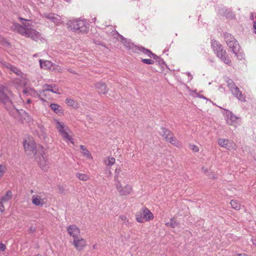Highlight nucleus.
I'll list each match as a JSON object with an SVG mask.
<instances>
[{
  "instance_id": "55",
  "label": "nucleus",
  "mask_w": 256,
  "mask_h": 256,
  "mask_svg": "<svg viewBox=\"0 0 256 256\" xmlns=\"http://www.w3.org/2000/svg\"><path fill=\"white\" fill-rule=\"evenodd\" d=\"M254 14L253 13H251V16H250V19L253 20H254Z\"/></svg>"
},
{
  "instance_id": "21",
  "label": "nucleus",
  "mask_w": 256,
  "mask_h": 256,
  "mask_svg": "<svg viewBox=\"0 0 256 256\" xmlns=\"http://www.w3.org/2000/svg\"><path fill=\"white\" fill-rule=\"evenodd\" d=\"M44 90H46V92H47L48 91L52 92L55 94H59L60 93L58 92V89L56 88V84H45L44 86Z\"/></svg>"
},
{
  "instance_id": "32",
  "label": "nucleus",
  "mask_w": 256,
  "mask_h": 256,
  "mask_svg": "<svg viewBox=\"0 0 256 256\" xmlns=\"http://www.w3.org/2000/svg\"><path fill=\"white\" fill-rule=\"evenodd\" d=\"M12 198V192L10 190H8L6 192V194L5 196H3L1 200L4 202H6L10 200Z\"/></svg>"
},
{
  "instance_id": "52",
  "label": "nucleus",
  "mask_w": 256,
  "mask_h": 256,
  "mask_svg": "<svg viewBox=\"0 0 256 256\" xmlns=\"http://www.w3.org/2000/svg\"><path fill=\"white\" fill-rule=\"evenodd\" d=\"M31 102V100L30 98H28L26 100V104H30Z\"/></svg>"
},
{
  "instance_id": "43",
  "label": "nucleus",
  "mask_w": 256,
  "mask_h": 256,
  "mask_svg": "<svg viewBox=\"0 0 256 256\" xmlns=\"http://www.w3.org/2000/svg\"><path fill=\"white\" fill-rule=\"evenodd\" d=\"M27 84V80L25 76H22L21 80H20V84L22 86H26Z\"/></svg>"
},
{
  "instance_id": "47",
  "label": "nucleus",
  "mask_w": 256,
  "mask_h": 256,
  "mask_svg": "<svg viewBox=\"0 0 256 256\" xmlns=\"http://www.w3.org/2000/svg\"><path fill=\"white\" fill-rule=\"evenodd\" d=\"M4 202L2 200L0 202V210L2 212L4 210V207L3 204Z\"/></svg>"
},
{
  "instance_id": "49",
  "label": "nucleus",
  "mask_w": 256,
  "mask_h": 256,
  "mask_svg": "<svg viewBox=\"0 0 256 256\" xmlns=\"http://www.w3.org/2000/svg\"><path fill=\"white\" fill-rule=\"evenodd\" d=\"M253 27L254 29V32L256 34V22H253Z\"/></svg>"
},
{
  "instance_id": "61",
  "label": "nucleus",
  "mask_w": 256,
  "mask_h": 256,
  "mask_svg": "<svg viewBox=\"0 0 256 256\" xmlns=\"http://www.w3.org/2000/svg\"><path fill=\"white\" fill-rule=\"evenodd\" d=\"M60 191H62V190H61V188H60Z\"/></svg>"
},
{
  "instance_id": "6",
  "label": "nucleus",
  "mask_w": 256,
  "mask_h": 256,
  "mask_svg": "<svg viewBox=\"0 0 256 256\" xmlns=\"http://www.w3.org/2000/svg\"><path fill=\"white\" fill-rule=\"evenodd\" d=\"M153 218V214L146 208H142L136 215V220L140 223L148 222Z\"/></svg>"
},
{
  "instance_id": "4",
  "label": "nucleus",
  "mask_w": 256,
  "mask_h": 256,
  "mask_svg": "<svg viewBox=\"0 0 256 256\" xmlns=\"http://www.w3.org/2000/svg\"><path fill=\"white\" fill-rule=\"evenodd\" d=\"M68 28L76 33H87L89 30V24L84 20L76 19L70 20L66 23Z\"/></svg>"
},
{
  "instance_id": "39",
  "label": "nucleus",
  "mask_w": 256,
  "mask_h": 256,
  "mask_svg": "<svg viewBox=\"0 0 256 256\" xmlns=\"http://www.w3.org/2000/svg\"><path fill=\"white\" fill-rule=\"evenodd\" d=\"M46 90H43L39 94L38 97H39L44 102H46L47 100L46 98Z\"/></svg>"
},
{
  "instance_id": "20",
  "label": "nucleus",
  "mask_w": 256,
  "mask_h": 256,
  "mask_svg": "<svg viewBox=\"0 0 256 256\" xmlns=\"http://www.w3.org/2000/svg\"><path fill=\"white\" fill-rule=\"evenodd\" d=\"M4 65L6 68L9 69L10 71L16 74L18 76H21L22 74V72L17 68L8 63L4 64Z\"/></svg>"
},
{
  "instance_id": "12",
  "label": "nucleus",
  "mask_w": 256,
  "mask_h": 256,
  "mask_svg": "<svg viewBox=\"0 0 256 256\" xmlns=\"http://www.w3.org/2000/svg\"><path fill=\"white\" fill-rule=\"evenodd\" d=\"M44 17L51 20L56 24H59L62 22L60 16L55 14L46 12L44 14Z\"/></svg>"
},
{
  "instance_id": "40",
  "label": "nucleus",
  "mask_w": 256,
  "mask_h": 256,
  "mask_svg": "<svg viewBox=\"0 0 256 256\" xmlns=\"http://www.w3.org/2000/svg\"><path fill=\"white\" fill-rule=\"evenodd\" d=\"M6 167L5 166L0 164V178L3 176L6 172Z\"/></svg>"
},
{
  "instance_id": "15",
  "label": "nucleus",
  "mask_w": 256,
  "mask_h": 256,
  "mask_svg": "<svg viewBox=\"0 0 256 256\" xmlns=\"http://www.w3.org/2000/svg\"><path fill=\"white\" fill-rule=\"evenodd\" d=\"M124 44L128 49L131 50L132 52L138 54L140 53L142 46L135 45L134 44L129 41H126Z\"/></svg>"
},
{
  "instance_id": "63",
  "label": "nucleus",
  "mask_w": 256,
  "mask_h": 256,
  "mask_svg": "<svg viewBox=\"0 0 256 256\" xmlns=\"http://www.w3.org/2000/svg\"><path fill=\"white\" fill-rule=\"evenodd\" d=\"M255 18H256V17Z\"/></svg>"
},
{
  "instance_id": "62",
  "label": "nucleus",
  "mask_w": 256,
  "mask_h": 256,
  "mask_svg": "<svg viewBox=\"0 0 256 256\" xmlns=\"http://www.w3.org/2000/svg\"><path fill=\"white\" fill-rule=\"evenodd\" d=\"M60 191H62V190H61V188H60Z\"/></svg>"
},
{
  "instance_id": "22",
  "label": "nucleus",
  "mask_w": 256,
  "mask_h": 256,
  "mask_svg": "<svg viewBox=\"0 0 256 256\" xmlns=\"http://www.w3.org/2000/svg\"><path fill=\"white\" fill-rule=\"evenodd\" d=\"M39 62L41 68L50 69L51 70L52 66H53V64L49 60L43 61L42 60L40 59L39 60Z\"/></svg>"
},
{
  "instance_id": "37",
  "label": "nucleus",
  "mask_w": 256,
  "mask_h": 256,
  "mask_svg": "<svg viewBox=\"0 0 256 256\" xmlns=\"http://www.w3.org/2000/svg\"><path fill=\"white\" fill-rule=\"evenodd\" d=\"M51 70H52L55 72L61 73L62 72V69L60 66L53 64V66H52Z\"/></svg>"
},
{
  "instance_id": "23",
  "label": "nucleus",
  "mask_w": 256,
  "mask_h": 256,
  "mask_svg": "<svg viewBox=\"0 0 256 256\" xmlns=\"http://www.w3.org/2000/svg\"><path fill=\"white\" fill-rule=\"evenodd\" d=\"M122 170L120 167L116 168L114 176V181L115 183L121 182V179L122 178L121 176L122 174H120Z\"/></svg>"
},
{
  "instance_id": "11",
  "label": "nucleus",
  "mask_w": 256,
  "mask_h": 256,
  "mask_svg": "<svg viewBox=\"0 0 256 256\" xmlns=\"http://www.w3.org/2000/svg\"><path fill=\"white\" fill-rule=\"evenodd\" d=\"M73 244L74 246V248L78 250L81 251L86 246V240L82 238H80L79 236L76 238H74Z\"/></svg>"
},
{
  "instance_id": "53",
  "label": "nucleus",
  "mask_w": 256,
  "mask_h": 256,
  "mask_svg": "<svg viewBox=\"0 0 256 256\" xmlns=\"http://www.w3.org/2000/svg\"><path fill=\"white\" fill-rule=\"evenodd\" d=\"M68 70L70 73L76 74L75 72L72 70V69H68Z\"/></svg>"
},
{
  "instance_id": "48",
  "label": "nucleus",
  "mask_w": 256,
  "mask_h": 256,
  "mask_svg": "<svg viewBox=\"0 0 256 256\" xmlns=\"http://www.w3.org/2000/svg\"><path fill=\"white\" fill-rule=\"evenodd\" d=\"M36 229V228L34 226H32L30 227V229H29V231L30 232H34L35 231Z\"/></svg>"
},
{
  "instance_id": "35",
  "label": "nucleus",
  "mask_w": 256,
  "mask_h": 256,
  "mask_svg": "<svg viewBox=\"0 0 256 256\" xmlns=\"http://www.w3.org/2000/svg\"><path fill=\"white\" fill-rule=\"evenodd\" d=\"M80 148L82 150V154L86 156L87 158H90L91 157V154L90 153V152L86 148L82 145L80 146Z\"/></svg>"
},
{
  "instance_id": "36",
  "label": "nucleus",
  "mask_w": 256,
  "mask_h": 256,
  "mask_svg": "<svg viewBox=\"0 0 256 256\" xmlns=\"http://www.w3.org/2000/svg\"><path fill=\"white\" fill-rule=\"evenodd\" d=\"M140 53H143L145 54H146L150 58H152V52L150 50L146 49L142 46L141 48Z\"/></svg>"
},
{
  "instance_id": "57",
  "label": "nucleus",
  "mask_w": 256,
  "mask_h": 256,
  "mask_svg": "<svg viewBox=\"0 0 256 256\" xmlns=\"http://www.w3.org/2000/svg\"><path fill=\"white\" fill-rule=\"evenodd\" d=\"M36 256H42L41 254H38L37 255H36Z\"/></svg>"
},
{
  "instance_id": "50",
  "label": "nucleus",
  "mask_w": 256,
  "mask_h": 256,
  "mask_svg": "<svg viewBox=\"0 0 256 256\" xmlns=\"http://www.w3.org/2000/svg\"><path fill=\"white\" fill-rule=\"evenodd\" d=\"M152 57L153 58L154 60H157L158 57L154 53H152Z\"/></svg>"
},
{
  "instance_id": "42",
  "label": "nucleus",
  "mask_w": 256,
  "mask_h": 256,
  "mask_svg": "<svg viewBox=\"0 0 256 256\" xmlns=\"http://www.w3.org/2000/svg\"><path fill=\"white\" fill-rule=\"evenodd\" d=\"M142 61L144 64H154V61L150 59L144 58V59H142Z\"/></svg>"
},
{
  "instance_id": "24",
  "label": "nucleus",
  "mask_w": 256,
  "mask_h": 256,
  "mask_svg": "<svg viewBox=\"0 0 256 256\" xmlns=\"http://www.w3.org/2000/svg\"><path fill=\"white\" fill-rule=\"evenodd\" d=\"M50 107L52 110L57 114H62L63 113V110L61 106L56 104H51Z\"/></svg>"
},
{
  "instance_id": "3",
  "label": "nucleus",
  "mask_w": 256,
  "mask_h": 256,
  "mask_svg": "<svg viewBox=\"0 0 256 256\" xmlns=\"http://www.w3.org/2000/svg\"><path fill=\"white\" fill-rule=\"evenodd\" d=\"M24 150L27 155L34 156L36 158L39 154H44L45 148L44 146L36 144L33 139L28 138L23 142Z\"/></svg>"
},
{
  "instance_id": "45",
  "label": "nucleus",
  "mask_w": 256,
  "mask_h": 256,
  "mask_svg": "<svg viewBox=\"0 0 256 256\" xmlns=\"http://www.w3.org/2000/svg\"><path fill=\"white\" fill-rule=\"evenodd\" d=\"M226 16L227 17V18H234L235 17V15L234 14L230 12V11H229L226 14Z\"/></svg>"
},
{
  "instance_id": "38",
  "label": "nucleus",
  "mask_w": 256,
  "mask_h": 256,
  "mask_svg": "<svg viewBox=\"0 0 256 256\" xmlns=\"http://www.w3.org/2000/svg\"><path fill=\"white\" fill-rule=\"evenodd\" d=\"M226 82L230 91L236 86L232 80L228 79Z\"/></svg>"
},
{
  "instance_id": "10",
  "label": "nucleus",
  "mask_w": 256,
  "mask_h": 256,
  "mask_svg": "<svg viewBox=\"0 0 256 256\" xmlns=\"http://www.w3.org/2000/svg\"><path fill=\"white\" fill-rule=\"evenodd\" d=\"M218 144L220 146L226 148L228 150L236 149L234 142L228 139L220 138L218 140Z\"/></svg>"
},
{
  "instance_id": "7",
  "label": "nucleus",
  "mask_w": 256,
  "mask_h": 256,
  "mask_svg": "<svg viewBox=\"0 0 256 256\" xmlns=\"http://www.w3.org/2000/svg\"><path fill=\"white\" fill-rule=\"evenodd\" d=\"M116 188L120 196H128L131 194L133 191L132 186L129 184H126L122 186L121 182L115 183Z\"/></svg>"
},
{
  "instance_id": "56",
  "label": "nucleus",
  "mask_w": 256,
  "mask_h": 256,
  "mask_svg": "<svg viewBox=\"0 0 256 256\" xmlns=\"http://www.w3.org/2000/svg\"><path fill=\"white\" fill-rule=\"evenodd\" d=\"M238 256H248L246 254H238Z\"/></svg>"
},
{
  "instance_id": "30",
  "label": "nucleus",
  "mask_w": 256,
  "mask_h": 256,
  "mask_svg": "<svg viewBox=\"0 0 256 256\" xmlns=\"http://www.w3.org/2000/svg\"><path fill=\"white\" fill-rule=\"evenodd\" d=\"M224 40L226 44L230 43L232 42V40H234V38L230 34L226 32L224 34Z\"/></svg>"
},
{
  "instance_id": "8",
  "label": "nucleus",
  "mask_w": 256,
  "mask_h": 256,
  "mask_svg": "<svg viewBox=\"0 0 256 256\" xmlns=\"http://www.w3.org/2000/svg\"><path fill=\"white\" fill-rule=\"evenodd\" d=\"M46 196L44 192H40L32 196V202L36 206H42L46 203Z\"/></svg>"
},
{
  "instance_id": "59",
  "label": "nucleus",
  "mask_w": 256,
  "mask_h": 256,
  "mask_svg": "<svg viewBox=\"0 0 256 256\" xmlns=\"http://www.w3.org/2000/svg\"><path fill=\"white\" fill-rule=\"evenodd\" d=\"M63 191H64V190H63V188H62V192H62V193H63Z\"/></svg>"
},
{
  "instance_id": "60",
  "label": "nucleus",
  "mask_w": 256,
  "mask_h": 256,
  "mask_svg": "<svg viewBox=\"0 0 256 256\" xmlns=\"http://www.w3.org/2000/svg\"><path fill=\"white\" fill-rule=\"evenodd\" d=\"M96 246V245H94V246H93L94 248H96V246Z\"/></svg>"
},
{
  "instance_id": "58",
  "label": "nucleus",
  "mask_w": 256,
  "mask_h": 256,
  "mask_svg": "<svg viewBox=\"0 0 256 256\" xmlns=\"http://www.w3.org/2000/svg\"><path fill=\"white\" fill-rule=\"evenodd\" d=\"M170 226H172V228H174V225L171 224Z\"/></svg>"
},
{
  "instance_id": "54",
  "label": "nucleus",
  "mask_w": 256,
  "mask_h": 256,
  "mask_svg": "<svg viewBox=\"0 0 256 256\" xmlns=\"http://www.w3.org/2000/svg\"><path fill=\"white\" fill-rule=\"evenodd\" d=\"M93 40L96 44H100V42L94 40Z\"/></svg>"
},
{
  "instance_id": "17",
  "label": "nucleus",
  "mask_w": 256,
  "mask_h": 256,
  "mask_svg": "<svg viewBox=\"0 0 256 256\" xmlns=\"http://www.w3.org/2000/svg\"><path fill=\"white\" fill-rule=\"evenodd\" d=\"M226 44L230 48L232 49V50L234 54H238L240 50V46L238 41L236 40V39L234 40H232V42H230Z\"/></svg>"
},
{
  "instance_id": "29",
  "label": "nucleus",
  "mask_w": 256,
  "mask_h": 256,
  "mask_svg": "<svg viewBox=\"0 0 256 256\" xmlns=\"http://www.w3.org/2000/svg\"><path fill=\"white\" fill-rule=\"evenodd\" d=\"M230 203L232 208L237 210L240 209L241 204L239 201L232 200Z\"/></svg>"
},
{
  "instance_id": "14",
  "label": "nucleus",
  "mask_w": 256,
  "mask_h": 256,
  "mask_svg": "<svg viewBox=\"0 0 256 256\" xmlns=\"http://www.w3.org/2000/svg\"><path fill=\"white\" fill-rule=\"evenodd\" d=\"M39 158V160L38 162L41 168L44 171H47L48 168V158L44 156V154H39L37 156V158Z\"/></svg>"
},
{
  "instance_id": "9",
  "label": "nucleus",
  "mask_w": 256,
  "mask_h": 256,
  "mask_svg": "<svg viewBox=\"0 0 256 256\" xmlns=\"http://www.w3.org/2000/svg\"><path fill=\"white\" fill-rule=\"evenodd\" d=\"M226 121L228 124L236 126L240 122V118L234 115L232 112H226Z\"/></svg>"
},
{
  "instance_id": "27",
  "label": "nucleus",
  "mask_w": 256,
  "mask_h": 256,
  "mask_svg": "<svg viewBox=\"0 0 256 256\" xmlns=\"http://www.w3.org/2000/svg\"><path fill=\"white\" fill-rule=\"evenodd\" d=\"M56 128L61 135H62L63 133L66 132L64 128V125L58 121L56 122Z\"/></svg>"
},
{
  "instance_id": "19",
  "label": "nucleus",
  "mask_w": 256,
  "mask_h": 256,
  "mask_svg": "<svg viewBox=\"0 0 256 256\" xmlns=\"http://www.w3.org/2000/svg\"><path fill=\"white\" fill-rule=\"evenodd\" d=\"M168 139L166 140L167 142H170L172 145L177 147L180 148L182 146V144L175 136H174L173 134H172L169 137L167 138Z\"/></svg>"
},
{
  "instance_id": "46",
  "label": "nucleus",
  "mask_w": 256,
  "mask_h": 256,
  "mask_svg": "<svg viewBox=\"0 0 256 256\" xmlns=\"http://www.w3.org/2000/svg\"><path fill=\"white\" fill-rule=\"evenodd\" d=\"M6 249V246L4 244L2 243H0V250L2 252H4Z\"/></svg>"
},
{
  "instance_id": "41",
  "label": "nucleus",
  "mask_w": 256,
  "mask_h": 256,
  "mask_svg": "<svg viewBox=\"0 0 256 256\" xmlns=\"http://www.w3.org/2000/svg\"><path fill=\"white\" fill-rule=\"evenodd\" d=\"M62 136L66 140L70 141L72 143H73V139L70 136L67 132L63 133L62 135Z\"/></svg>"
},
{
  "instance_id": "33",
  "label": "nucleus",
  "mask_w": 256,
  "mask_h": 256,
  "mask_svg": "<svg viewBox=\"0 0 256 256\" xmlns=\"http://www.w3.org/2000/svg\"><path fill=\"white\" fill-rule=\"evenodd\" d=\"M76 176L78 178L79 180L83 181H87L90 179L89 176L84 174H81L78 172L76 174Z\"/></svg>"
},
{
  "instance_id": "28",
  "label": "nucleus",
  "mask_w": 256,
  "mask_h": 256,
  "mask_svg": "<svg viewBox=\"0 0 256 256\" xmlns=\"http://www.w3.org/2000/svg\"><path fill=\"white\" fill-rule=\"evenodd\" d=\"M56 128L61 135H62L63 133L66 132L64 128V125L58 121L56 122Z\"/></svg>"
},
{
  "instance_id": "1",
  "label": "nucleus",
  "mask_w": 256,
  "mask_h": 256,
  "mask_svg": "<svg viewBox=\"0 0 256 256\" xmlns=\"http://www.w3.org/2000/svg\"><path fill=\"white\" fill-rule=\"evenodd\" d=\"M20 19L24 20L22 22V26L14 23L12 26V30L16 31L18 34L30 38L36 42H42L43 38L40 32L35 29L32 28L28 20L22 18H20Z\"/></svg>"
},
{
  "instance_id": "44",
  "label": "nucleus",
  "mask_w": 256,
  "mask_h": 256,
  "mask_svg": "<svg viewBox=\"0 0 256 256\" xmlns=\"http://www.w3.org/2000/svg\"><path fill=\"white\" fill-rule=\"evenodd\" d=\"M190 149L194 152H198L199 150V148L198 146L194 144H190Z\"/></svg>"
},
{
  "instance_id": "51",
  "label": "nucleus",
  "mask_w": 256,
  "mask_h": 256,
  "mask_svg": "<svg viewBox=\"0 0 256 256\" xmlns=\"http://www.w3.org/2000/svg\"><path fill=\"white\" fill-rule=\"evenodd\" d=\"M252 244L256 246V239L252 238Z\"/></svg>"
},
{
  "instance_id": "26",
  "label": "nucleus",
  "mask_w": 256,
  "mask_h": 256,
  "mask_svg": "<svg viewBox=\"0 0 256 256\" xmlns=\"http://www.w3.org/2000/svg\"><path fill=\"white\" fill-rule=\"evenodd\" d=\"M66 102L68 106H70L73 108H78V103L72 99L66 98Z\"/></svg>"
},
{
  "instance_id": "16",
  "label": "nucleus",
  "mask_w": 256,
  "mask_h": 256,
  "mask_svg": "<svg viewBox=\"0 0 256 256\" xmlns=\"http://www.w3.org/2000/svg\"><path fill=\"white\" fill-rule=\"evenodd\" d=\"M96 88L99 94H106L108 92V88L105 83L99 82L95 84Z\"/></svg>"
},
{
  "instance_id": "31",
  "label": "nucleus",
  "mask_w": 256,
  "mask_h": 256,
  "mask_svg": "<svg viewBox=\"0 0 256 256\" xmlns=\"http://www.w3.org/2000/svg\"><path fill=\"white\" fill-rule=\"evenodd\" d=\"M23 92L24 93V94H28L30 95H31L32 96H34V97H38L39 94H38V92L34 90V89H32V88H30V90H28L27 88H26V90H24Z\"/></svg>"
},
{
  "instance_id": "13",
  "label": "nucleus",
  "mask_w": 256,
  "mask_h": 256,
  "mask_svg": "<svg viewBox=\"0 0 256 256\" xmlns=\"http://www.w3.org/2000/svg\"><path fill=\"white\" fill-rule=\"evenodd\" d=\"M67 231L73 238L80 236V230L76 225H70L67 228Z\"/></svg>"
},
{
  "instance_id": "25",
  "label": "nucleus",
  "mask_w": 256,
  "mask_h": 256,
  "mask_svg": "<svg viewBox=\"0 0 256 256\" xmlns=\"http://www.w3.org/2000/svg\"><path fill=\"white\" fill-rule=\"evenodd\" d=\"M160 134L166 140L167 138L169 137L172 133L165 128H161L159 132Z\"/></svg>"
},
{
  "instance_id": "2",
  "label": "nucleus",
  "mask_w": 256,
  "mask_h": 256,
  "mask_svg": "<svg viewBox=\"0 0 256 256\" xmlns=\"http://www.w3.org/2000/svg\"><path fill=\"white\" fill-rule=\"evenodd\" d=\"M8 91L4 86H0V104H2L9 114L14 118H18L22 110L16 109L8 96Z\"/></svg>"
},
{
  "instance_id": "5",
  "label": "nucleus",
  "mask_w": 256,
  "mask_h": 256,
  "mask_svg": "<svg viewBox=\"0 0 256 256\" xmlns=\"http://www.w3.org/2000/svg\"><path fill=\"white\" fill-rule=\"evenodd\" d=\"M211 45L214 52L224 63L230 66L232 61L226 54V50L224 49L223 46L217 40H212Z\"/></svg>"
},
{
  "instance_id": "34",
  "label": "nucleus",
  "mask_w": 256,
  "mask_h": 256,
  "mask_svg": "<svg viewBox=\"0 0 256 256\" xmlns=\"http://www.w3.org/2000/svg\"><path fill=\"white\" fill-rule=\"evenodd\" d=\"M115 162V158L112 157H108L104 160V164L106 166H111Z\"/></svg>"
},
{
  "instance_id": "18",
  "label": "nucleus",
  "mask_w": 256,
  "mask_h": 256,
  "mask_svg": "<svg viewBox=\"0 0 256 256\" xmlns=\"http://www.w3.org/2000/svg\"><path fill=\"white\" fill-rule=\"evenodd\" d=\"M231 92L232 94L237 98L240 100L242 102H245V97L242 94V92L240 90L239 88L237 86L232 89L231 90Z\"/></svg>"
}]
</instances>
